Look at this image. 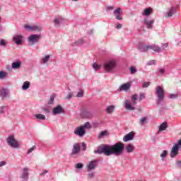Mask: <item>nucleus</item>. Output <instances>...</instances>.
I'll return each mask as SVG.
<instances>
[{"label": "nucleus", "mask_w": 181, "mask_h": 181, "mask_svg": "<svg viewBox=\"0 0 181 181\" xmlns=\"http://www.w3.org/2000/svg\"><path fill=\"white\" fill-rule=\"evenodd\" d=\"M130 71H131V74H134V73L136 72V69H135V67L132 66V67L130 68Z\"/></svg>", "instance_id": "obj_46"}, {"label": "nucleus", "mask_w": 181, "mask_h": 181, "mask_svg": "<svg viewBox=\"0 0 181 181\" xmlns=\"http://www.w3.org/2000/svg\"><path fill=\"white\" fill-rule=\"evenodd\" d=\"M54 102V95H51L49 101L48 102L49 104H53Z\"/></svg>", "instance_id": "obj_41"}, {"label": "nucleus", "mask_w": 181, "mask_h": 181, "mask_svg": "<svg viewBox=\"0 0 181 181\" xmlns=\"http://www.w3.org/2000/svg\"><path fill=\"white\" fill-rule=\"evenodd\" d=\"M29 87H30V82L25 81L23 83L22 90H28V88H29Z\"/></svg>", "instance_id": "obj_25"}, {"label": "nucleus", "mask_w": 181, "mask_h": 181, "mask_svg": "<svg viewBox=\"0 0 181 181\" xmlns=\"http://www.w3.org/2000/svg\"><path fill=\"white\" fill-rule=\"evenodd\" d=\"M134 146L132 144H129L126 146L127 152H132L134 151Z\"/></svg>", "instance_id": "obj_35"}, {"label": "nucleus", "mask_w": 181, "mask_h": 181, "mask_svg": "<svg viewBox=\"0 0 181 181\" xmlns=\"http://www.w3.org/2000/svg\"><path fill=\"white\" fill-rule=\"evenodd\" d=\"M49 59H50V55H46L45 57H42L40 60L41 64H45L49 62Z\"/></svg>", "instance_id": "obj_23"}, {"label": "nucleus", "mask_w": 181, "mask_h": 181, "mask_svg": "<svg viewBox=\"0 0 181 181\" xmlns=\"http://www.w3.org/2000/svg\"><path fill=\"white\" fill-rule=\"evenodd\" d=\"M83 118H91L93 117V115L90 112H84L82 113Z\"/></svg>", "instance_id": "obj_29"}, {"label": "nucleus", "mask_w": 181, "mask_h": 181, "mask_svg": "<svg viewBox=\"0 0 181 181\" xmlns=\"http://www.w3.org/2000/svg\"><path fill=\"white\" fill-rule=\"evenodd\" d=\"M179 153V146L174 145L170 151V158H175Z\"/></svg>", "instance_id": "obj_10"}, {"label": "nucleus", "mask_w": 181, "mask_h": 181, "mask_svg": "<svg viewBox=\"0 0 181 181\" xmlns=\"http://www.w3.org/2000/svg\"><path fill=\"white\" fill-rule=\"evenodd\" d=\"M145 122H146V117H143V118L141 119V124H145Z\"/></svg>", "instance_id": "obj_48"}, {"label": "nucleus", "mask_w": 181, "mask_h": 181, "mask_svg": "<svg viewBox=\"0 0 181 181\" xmlns=\"http://www.w3.org/2000/svg\"><path fill=\"white\" fill-rule=\"evenodd\" d=\"M149 49H153V50H154V52H157L158 53L159 52H160V48L156 45H153L152 46H145L144 47V50H142V52H146V50H149Z\"/></svg>", "instance_id": "obj_13"}, {"label": "nucleus", "mask_w": 181, "mask_h": 181, "mask_svg": "<svg viewBox=\"0 0 181 181\" xmlns=\"http://www.w3.org/2000/svg\"><path fill=\"white\" fill-rule=\"evenodd\" d=\"M179 95V93L176 94H170L169 95V98H177V96Z\"/></svg>", "instance_id": "obj_43"}, {"label": "nucleus", "mask_w": 181, "mask_h": 181, "mask_svg": "<svg viewBox=\"0 0 181 181\" xmlns=\"http://www.w3.org/2000/svg\"><path fill=\"white\" fill-rule=\"evenodd\" d=\"M93 67L94 70H100V68L101 67V65H100L97 63H94L93 64Z\"/></svg>", "instance_id": "obj_38"}, {"label": "nucleus", "mask_w": 181, "mask_h": 181, "mask_svg": "<svg viewBox=\"0 0 181 181\" xmlns=\"http://www.w3.org/2000/svg\"><path fill=\"white\" fill-rule=\"evenodd\" d=\"M168 155V151L166 150L163 151L162 153L160 154V158H166V156Z\"/></svg>", "instance_id": "obj_40"}, {"label": "nucleus", "mask_w": 181, "mask_h": 181, "mask_svg": "<svg viewBox=\"0 0 181 181\" xmlns=\"http://www.w3.org/2000/svg\"><path fill=\"white\" fill-rule=\"evenodd\" d=\"M136 100H138V95H133L132 96V102L129 100L124 101V108L128 111H134L135 110V104H136Z\"/></svg>", "instance_id": "obj_2"}, {"label": "nucleus", "mask_w": 181, "mask_h": 181, "mask_svg": "<svg viewBox=\"0 0 181 181\" xmlns=\"http://www.w3.org/2000/svg\"><path fill=\"white\" fill-rule=\"evenodd\" d=\"M84 95V90L83 89H79L76 97H78V98L83 97Z\"/></svg>", "instance_id": "obj_36"}, {"label": "nucleus", "mask_w": 181, "mask_h": 181, "mask_svg": "<svg viewBox=\"0 0 181 181\" xmlns=\"http://www.w3.org/2000/svg\"><path fill=\"white\" fill-rule=\"evenodd\" d=\"M21 66H22V62L21 61L13 62L11 64V69L13 70H18V69H21Z\"/></svg>", "instance_id": "obj_17"}, {"label": "nucleus", "mask_w": 181, "mask_h": 181, "mask_svg": "<svg viewBox=\"0 0 181 181\" xmlns=\"http://www.w3.org/2000/svg\"><path fill=\"white\" fill-rule=\"evenodd\" d=\"M6 76H8V73L4 71H0V79L2 80L5 78H6Z\"/></svg>", "instance_id": "obj_33"}, {"label": "nucleus", "mask_w": 181, "mask_h": 181, "mask_svg": "<svg viewBox=\"0 0 181 181\" xmlns=\"http://www.w3.org/2000/svg\"><path fill=\"white\" fill-rule=\"evenodd\" d=\"M168 43L163 44V49H165V48L168 47Z\"/></svg>", "instance_id": "obj_56"}, {"label": "nucleus", "mask_w": 181, "mask_h": 181, "mask_svg": "<svg viewBox=\"0 0 181 181\" xmlns=\"http://www.w3.org/2000/svg\"><path fill=\"white\" fill-rule=\"evenodd\" d=\"M176 163L178 168H181V159L177 160Z\"/></svg>", "instance_id": "obj_47"}, {"label": "nucleus", "mask_w": 181, "mask_h": 181, "mask_svg": "<svg viewBox=\"0 0 181 181\" xmlns=\"http://www.w3.org/2000/svg\"><path fill=\"white\" fill-rule=\"evenodd\" d=\"M124 151L122 143H117L115 145L99 146L94 151L95 153H104L106 156L110 155H121Z\"/></svg>", "instance_id": "obj_1"}, {"label": "nucleus", "mask_w": 181, "mask_h": 181, "mask_svg": "<svg viewBox=\"0 0 181 181\" xmlns=\"http://www.w3.org/2000/svg\"><path fill=\"white\" fill-rule=\"evenodd\" d=\"M149 84H150L149 82H145V83L143 84V87H144V88L149 87Z\"/></svg>", "instance_id": "obj_50"}, {"label": "nucleus", "mask_w": 181, "mask_h": 181, "mask_svg": "<svg viewBox=\"0 0 181 181\" xmlns=\"http://www.w3.org/2000/svg\"><path fill=\"white\" fill-rule=\"evenodd\" d=\"M35 117L37 119H39L40 121H45V119H46V116L42 115V114H37L35 115Z\"/></svg>", "instance_id": "obj_24"}, {"label": "nucleus", "mask_w": 181, "mask_h": 181, "mask_svg": "<svg viewBox=\"0 0 181 181\" xmlns=\"http://www.w3.org/2000/svg\"><path fill=\"white\" fill-rule=\"evenodd\" d=\"M151 13H152V8H145L144 12H143V15L144 16H149V15Z\"/></svg>", "instance_id": "obj_22"}, {"label": "nucleus", "mask_w": 181, "mask_h": 181, "mask_svg": "<svg viewBox=\"0 0 181 181\" xmlns=\"http://www.w3.org/2000/svg\"><path fill=\"white\" fill-rule=\"evenodd\" d=\"M5 106L1 107H0V114H4V110H5Z\"/></svg>", "instance_id": "obj_51"}, {"label": "nucleus", "mask_w": 181, "mask_h": 181, "mask_svg": "<svg viewBox=\"0 0 181 181\" xmlns=\"http://www.w3.org/2000/svg\"><path fill=\"white\" fill-rule=\"evenodd\" d=\"M81 127H82L84 131H86V129H90L91 124H90V122H87L83 125H81Z\"/></svg>", "instance_id": "obj_31"}, {"label": "nucleus", "mask_w": 181, "mask_h": 181, "mask_svg": "<svg viewBox=\"0 0 181 181\" xmlns=\"http://www.w3.org/2000/svg\"><path fill=\"white\" fill-rule=\"evenodd\" d=\"M0 10H1V6H0Z\"/></svg>", "instance_id": "obj_61"}, {"label": "nucleus", "mask_w": 181, "mask_h": 181, "mask_svg": "<svg viewBox=\"0 0 181 181\" xmlns=\"http://www.w3.org/2000/svg\"><path fill=\"white\" fill-rule=\"evenodd\" d=\"M7 143L11 148H19V143L15 139L13 135H11L7 138Z\"/></svg>", "instance_id": "obj_5"}, {"label": "nucleus", "mask_w": 181, "mask_h": 181, "mask_svg": "<svg viewBox=\"0 0 181 181\" xmlns=\"http://www.w3.org/2000/svg\"><path fill=\"white\" fill-rule=\"evenodd\" d=\"M5 165H6V162L5 161L0 162V168H2V166H5Z\"/></svg>", "instance_id": "obj_52"}, {"label": "nucleus", "mask_w": 181, "mask_h": 181, "mask_svg": "<svg viewBox=\"0 0 181 181\" xmlns=\"http://www.w3.org/2000/svg\"><path fill=\"white\" fill-rule=\"evenodd\" d=\"M80 144H74V148L72 149V154L76 155L80 152Z\"/></svg>", "instance_id": "obj_18"}, {"label": "nucleus", "mask_w": 181, "mask_h": 181, "mask_svg": "<svg viewBox=\"0 0 181 181\" xmlns=\"http://www.w3.org/2000/svg\"><path fill=\"white\" fill-rule=\"evenodd\" d=\"M175 145H177L178 148L179 146H181V139L178 141L177 144H175Z\"/></svg>", "instance_id": "obj_58"}, {"label": "nucleus", "mask_w": 181, "mask_h": 181, "mask_svg": "<svg viewBox=\"0 0 181 181\" xmlns=\"http://www.w3.org/2000/svg\"><path fill=\"white\" fill-rule=\"evenodd\" d=\"M79 42H80V43H82V42H83V41H82V40H79Z\"/></svg>", "instance_id": "obj_59"}, {"label": "nucleus", "mask_w": 181, "mask_h": 181, "mask_svg": "<svg viewBox=\"0 0 181 181\" xmlns=\"http://www.w3.org/2000/svg\"><path fill=\"white\" fill-rule=\"evenodd\" d=\"M153 20H149L148 18H146L144 20V25H146L148 29H152V25H153Z\"/></svg>", "instance_id": "obj_19"}, {"label": "nucleus", "mask_w": 181, "mask_h": 181, "mask_svg": "<svg viewBox=\"0 0 181 181\" xmlns=\"http://www.w3.org/2000/svg\"><path fill=\"white\" fill-rule=\"evenodd\" d=\"M82 149L83 151H86L87 149V145L85 143H82Z\"/></svg>", "instance_id": "obj_49"}, {"label": "nucleus", "mask_w": 181, "mask_h": 181, "mask_svg": "<svg viewBox=\"0 0 181 181\" xmlns=\"http://www.w3.org/2000/svg\"><path fill=\"white\" fill-rule=\"evenodd\" d=\"M114 110H115V106L110 105L107 107L106 111H107V114H111V113L114 112Z\"/></svg>", "instance_id": "obj_26"}, {"label": "nucleus", "mask_w": 181, "mask_h": 181, "mask_svg": "<svg viewBox=\"0 0 181 181\" xmlns=\"http://www.w3.org/2000/svg\"><path fill=\"white\" fill-rule=\"evenodd\" d=\"M64 110L63 109V107L60 105H58L53 109L52 112L54 115H57L59 114H62V112H64Z\"/></svg>", "instance_id": "obj_15"}, {"label": "nucleus", "mask_w": 181, "mask_h": 181, "mask_svg": "<svg viewBox=\"0 0 181 181\" xmlns=\"http://www.w3.org/2000/svg\"><path fill=\"white\" fill-rule=\"evenodd\" d=\"M74 134L75 135H77L80 137L84 136V135H86V130H84V129L81 126H80L75 129Z\"/></svg>", "instance_id": "obj_8"}, {"label": "nucleus", "mask_w": 181, "mask_h": 181, "mask_svg": "<svg viewBox=\"0 0 181 181\" xmlns=\"http://www.w3.org/2000/svg\"><path fill=\"white\" fill-rule=\"evenodd\" d=\"M156 93L158 97L157 104H160V102L163 101L165 98V91L162 87L157 86L156 88Z\"/></svg>", "instance_id": "obj_4"}, {"label": "nucleus", "mask_w": 181, "mask_h": 181, "mask_svg": "<svg viewBox=\"0 0 181 181\" xmlns=\"http://www.w3.org/2000/svg\"><path fill=\"white\" fill-rule=\"evenodd\" d=\"M144 98H145V94L141 93L139 98V101H142V100H144Z\"/></svg>", "instance_id": "obj_45"}, {"label": "nucleus", "mask_w": 181, "mask_h": 181, "mask_svg": "<svg viewBox=\"0 0 181 181\" xmlns=\"http://www.w3.org/2000/svg\"><path fill=\"white\" fill-rule=\"evenodd\" d=\"M176 13V8H171L170 10L168 12V16L169 18L173 16V14Z\"/></svg>", "instance_id": "obj_27"}, {"label": "nucleus", "mask_w": 181, "mask_h": 181, "mask_svg": "<svg viewBox=\"0 0 181 181\" xmlns=\"http://www.w3.org/2000/svg\"><path fill=\"white\" fill-rule=\"evenodd\" d=\"M121 28H122V24H118L117 25V29H121Z\"/></svg>", "instance_id": "obj_57"}, {"label": "nucleus", "mask_w": 181, "mask_h": 181, "mask_svg": "<svg viewBox=\"0 0 181 181\" xmlns=\"http://www.w3.org/2000/svg\"><path fill=\"white\" fill-rule=\"evenodd\" d=\"M8 90H6V89H1L0 90V95L1 97H3V98L4 97H6L8 95Z\"/></svg>", "instance_id": "obj_30"}, {"label": "nucleus", "mask_w": 181, "mask_h": 181, "mask_svg": "<svg viewBox=\"0 0 181 181\" xmlns=\"http://www.w3.org/2000/svg\"><path fill=\"white\" fill-rule=\"evenodd\" d=\"M97 166H98V162L95 160H93L86 165V170L87 172H93V170L97 169Z\"/></svg>", "instance_id": "obj_6"}, {"label": "nucleus", "mask_w": 181, "mask_h": 181, "mask_svg": "<svg viewBox=\"0 0 181 181\" xmlns=\"http://www.w3.org/2000/svg\"><path fill=\"white\" fill-rule=\"evenodd\" d=\"M39 39H40V35L34 34L31 35L28 37V41L30 42V43H32V45H33L35 43H37V42H39Z\"/></svg>", "instance_id": "obj_9"}, {"label": "nucleus", "mask_w": 181, "mask_h": 181, "mask_svg": "<svg viewBox=\"0 0 181 181\" xmlns=\"http://www.w3.org/2000/svg\"><path fill=\"white\" fill-rule=\"evenodd\" d=\"M35 149H36V146H33V147H31L30 148H29L27 151L28 154H30L32 153V152H33V151H35Z\"/></svg>", "instance_id": "obj_39"}, {"label": "nucleus", "mask_w": 181, "mask_h": 181, "mask_svg": "<svg viewBox=\"0 0 181 181\" xmlns=\"http://www.w3.org/2000/svg\"><path fill=\"white\" fill-rule=\"evenodd\" d=\"M121 13H122V10L121 9V8H118L117 9L114 11V15L115 16H116V19H118V21L122 20Z\"/></svg>", "instance_id": "obj_14"}, {"label": "nucleus", "mask_w": 181, "mask_h": 181, "mask_svg": "<svg viewBox=\"0 0 181 181\" xmlns=\"http://www.w3.org/2000/svg\"><path fill=\"white\" fill-rule=\"evenodd\" d=\"M88 173L87 175L88 179H94L95 177V174L93 171H88Z\"/></svg>", "instance_id": "obj_32"}, {"label": "nucleus", "mask_w": 181, "mask_h": 181, "mask_svg": "<svg viewBox=\"0 0 181 181\" xmlns=\"http://www.w3.org/2000/svg\"><path fill=\"white\" fill-rule=\"evenodd\" d=\"M103 67L105 71L111 73L113 70H115L117 67V62L115 59H110L105 62Z\"/></svg>", "instance_id": "obj_3"}, {"label": "nucleus", "mask_w": 181, "mask_h": 181, "mask_svg": "<svg viewBox=\"0 0 181 181\" xmlns=\"http://www.w3.org/2000/svg\"><path fill=\"white\" fill-rule=\"evenodd\" d=\"M54 22L55 25H60V23H64V22H66V20L61 16H59L54 20Z\"/></svg>", "instance_id": "obj_21"}, {"label": "nucleus", "mask_w": 181, "mask_h": 181, "mask_svg": "<svg viewBox=\"0 0 181 181\" xmlns=\"http://www.w3.org/2000/svg\"><path fill=\"white\" fill-rule=\"evenodd\" d=\"M0 46H6V41L5 40H0Z\"/></svg>", "instance_id": "obj_42"}, {"label": "nucleus", "mask_w": 181, "mask_h": 181, "mask_svg": "<svg viewBox=\"0 0 181 181\" xmlns=\"http://www.w3.org/2000/svg\"><path fill=\"white\" fill-rule=\"evenodd\" d=\"M84 168V165L81 163H78L75 165V168L78 169V170H81Z\"/></svg>", "instance_id": "obj_34"}, {"label": "nucleus", "mask_w": 181, "mask_h": 181, "mask_svg": "<svg viewBox=\"0 0 181 181\" xmlns=\"http://www.w3.org/2000/svg\"><path fill=\"white\" fill-rule=\"evenodd\" d=\"M148 66H152L153 64H156V61L151 60L147 63Z\"/></svg>", "instance_id": "obj_44"}, {"label": "nucleus", "mask_w": 181, "mask_h": 181, "mask_svg": "<svg viewBox=\"0 0 181 181\" xmlns=\"http://www.w3.org/2000/svg\"><path fill=\"white\" fill-rule=\"evenodd\" d=\"M23 181H28V180H23Z\"/></svg>", "instance_id": "obj_60"}, {"label": "nucleus", "mask_w": 181, "mask_h": 181, "mask_svg": "<svg viewBox=\"0 0 181 181\" xmlns=\"http://www.w3.org/2000/svg\"><path fill=\"white\" fill-rule=\"evenodd\" d=\"M108 136V132L107 131H103L99 134V138H103V136Z\"/></svg>", "instance_id": "obj_37"}, {"label": "nucleus", "mask_w": 181, "mask_h": 181, "mask_svg": "<svg viewBox=\"0 0 181 181\" xmlns=\"http://www.w3.org/2000/svg\"><path fill=\"white\" fill-rule=\"evenodd\" d=\"M25 29L26 30H28L29 32H40V30H42V27L38 25H24Z\"/></svg>", "instance_id": "obj_7"}, {"label": "nucleus", "mask_w": 181, "mask_h": 181, "mask_svg": "<svg viewBox=\"0 0 181 181\" xmlns=\"http://www.w3.org/2000/svg\"><path fill=\"white\" fill-rule=\"evenodd\" d=\"M131 88V82H128L122 85L119 88L120 91H127V90H129Z\"/></svg>", "instance_id": "obj_16"}, {"label": "nucleus", "mask_w": 181, "mask_h": 181, "mask_svg": "<svg viewBox=\"0 0 181 181\" xmlns=\"http://www.w3.org/2000/svg\"><path fill=\"white\" fill-rule=\"evenodd\" d=\"M159 73H160V74H165V69H159Z\"/></svg>", "instance_id": "obj_55"}, {"label": "nucleus", "mask_w": 181, "mask_h": 181, "mask_svg": "<svg viewBox=\"0 0 181 181\" xmlns=\"http://www.w3.org/2000/svg\"><path fill=\"white\" fill-rule=\"evenodd\" d=\"M166 128H168V123H166V122H165L160 125L159 131L160 132L165 131V129H166Z\"/></svg>", "instance_id": "obj_28"}, {"label": "nucleus", "mask_w": 181, "mask_h": 181, "mask_svg": "<svg viewBox=\"0 0 181 181\" xmlns=\"http://www.w3.org/2000/svg\"><path fill=\"white\" fill-rule=\"evenodd\" d=\"M73 97V93H69L67 95H66V98L68 100H70V98H71Z\"/></svg>", "instance_id": "obj_54"}, {"label": "nucleus", "mask_w": 181, "mask_h": 181, "mask_svg": "<svg viewBox=\"0 0 181 181\" xmlns=\"http://www.w3.org/2000/svg\"><path fill=\"white\" fill-rule=\"evenodd\" d=\"M21 179L22 180H28V179H29V170L28 168H24L23 169Z\"/></svg>", "instance_id": "obj_11"}, {"label": "nucleus", "mask_w": 181, "mask_h": 181, "mask_svg": "<svg viewBox=\"0 0 181 181\" xmlns=\"http://www.w3.org/2000/svg\"><path fill=\"white\" fill-rule=\"evenodd\" d=\"M23 39V36L21 35H15L13 37V40L15 42L16 45H22V40Z\"/></svg>", "instance_id": "obj_12"}, {"label": "nucleus", "mask_w": 181, "mask_h": 181, "mask_svg": "<svg viewBox=\"0 0 181 181\" xmlns=\"http://www.w3.org/2000/svg\"><path fill=\"white\" fill-rule=\"evenodd\" d=\"M46 173H47V170H45L40 175V176H45V175H46Z\"/></svg>", "instance_id": "obj_53"}, {"label": "nucleus", "mask_w": 181, "mask_h": 181, "mask_svg": "<svg viewBox=\"0 0 181 181\" xmlns=\"http://www.w3.org/2000/svg\"><path fill=\"white\" fill-rule=\"evenodd\" d=\"M134 139V132H130L128 134H127L124 138L123 141L124 142H128V141H131Z\"/></svg>", "instance_id": "obj_20"}]
</instances>
